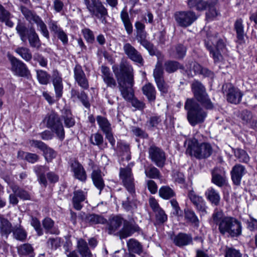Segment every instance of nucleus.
Listing matches in <instances>:
<instances>
[{
    "instance_id": "31",
    "label": "nucleus",
    "mask_w": 257,
    "mask_h": 257,
    "mask_svg": "<svg viewBox=\"0 0 257 257\" xmlns=\"http://www.w3.org/2000/svg\"><path fill=\"white\" fill-rule=\"evenodd\" d=\"M61 118L64 121V125L66 127H72L75 124L74 117L71 110L68 108H64L61 110Z\"/></svg>"
},
{
    "instance_id": "47",
    "label": "nucleus",
    "mask_w": 257,
    "mask_h": 257,
    "mask_svg": "<svg viewBox=\"0 0 257 257\" xmlns=\"http://www.w3.org/2000/svg\"><path fill=\"white\" fill-rule=\"evenodd\" d=\"M159 193L160 197L164 199H169L176 195L174 191L168 186L161 187Z\"/></svg>"
},
{
    "instance_id": "64",
    "label": "nucleus",
    "mask_w": 257,
    "mask_h": 257,
    "mask_svg": "<svg viewBox=\"0 0 257 257\" xmlns=\"http://www.w3.org/2000/svg\"><path fill=\"white\" fill-rule=\"evenodd\" d=\"M131 131L133 135L140 138L145 139L148 137V134L141 128L133 126L131 127Z\"/></svg>"
},
{
    "instance_id": "41",
    "label": "nucleus",
    "mask_w": 257,
    "mask_h": 257,
    "mask_svg": "<svg viewBox=\"0 0 257 257\" xmlns=\"http://www.w3.org/2000/svg\"><path fill=\"white\" fill-rule=\"evenodd\" d=\"M187 5L190 9H195L197 11H202L207 9L208 2L204 0H187Z\"/></svg>"
},
{
    "instance_id": "32",
    "label": "nucleus",
    "mask_w": 257,
    "mask_h": 257,
    "mask_svg": "<svg viewBox=\"0 0 257 257\" xmlns=\"http://www.w3.org/2000/svg\"><path fill=\"white\" fill-rule=\"evenodd\" d=\"M123 219L120 216H115L109 219L107 224L109 234L114 233L123 223Z\"/></svg>"
},
{
    "instance_id": "1",
    "label": "nucleus",
    "mask_w": 257,
    "mask_h": 257,
    "mask_svg": "<svg viewBox=\"0 0 257 257\" xmlns=\"http://www.w3.org/2000/svg\"><path fill=\"white\" fill-rule=\"evenodd\" d=\"M212 219L222 235L234 238L242 234L241 222L235 217L225 215L222 210L215 209L212 215Z\"/></svg>"
},
{
    "instance_id": "14",
    "label": "nucleus",
    "mask_w": 257,
    "mask_h": 257,
    "mask_svg": "<svg viewBox=\"0 0 257 257\" xmlns=\"http://www.w3.org/2000/svg\"><path fill=\"white\" fill-rule=\"evenodd\" d=\"M222 90L226 95L227 101L232 104H239L243 96V93L237 88L230 83H227L222 86Z\"/></svg>"
},
{
    "instance_id": "63",
    "label": "nucleus",
    "mask_w": 257,
    "mask_h": 257,
    "mask_svg": "<svg viewBox=\"0 0 257 257\" xmlns=\"http://www.w3.org/2000/svg\"><path fill=\"white\" fill-rule=\"evenodd\" d=\"M31 224L34 227L39 236L42 235L43 234L40 222L37 218L33 217H32Z\"/></svg>"
},
{
    "instance_id": "59",
    "label": "nucleus",
    "mask_w": 257,
    "mask_h": 257,
    "mask_svg": "<svg viewBox=\"0 0 257 257\" xmlns=\"http://www.w3.org/2000/svg\"><path fill=\"white\" fill-rule=\"evenodd\" d=\"M238 116L241 119L242 123L244 124L249 123L253 118L251 112L247 109H244L241 111L239 113Z\"/></svg>"
},
{
    "instance_id": "44",
    "label": "nucleus",
    "mask_w": 257,
    "mask_h": 257,
    "mask_svg": "<svg viewBox=\"0 0 257 257\" xmlns=\"http://www.w3.org/2000/svg\"><path fill=\"white\" fill-rule=\"evenodd\" d=\"M15 52L26 62L30 61L32 59V54L29 48L26 47H18Z\"/></svg>"
},
{
    "instance_id": "56",
    "label": "nucleus",
    "mask_w": 257,
    "mask_h": 257,
    "mask_svg": "<svg viewBox=\"0 0 257 257\" xmlns=\"http://www.w3.org/2000/svg\"><path fill=\"white\" fill-rule=\"evenodd\" d=\"M53 84L54 87L56 97L59 99L62 97L63 93V86L62 80H61L59 78L53 80Z\"/></svg>"
},
{
    "instance_id": "39",
    "label": "nucleus",
    "mask_w": 257,
    "mask_h": 257,
    "mask_svg": "<svg viewBox=\"0 0 257 257\" xmlns=\"http://www.w3.org/2000/svg\"><path fill=\"white\" fill-rule=\"evenodd\" d=\"M127 246L128 251L139 255L143 252V246L142 244L135 239H130L127 242Z\"/></svg>"
},
{
    "instance_id": "30",
    "label": "nucleus",
    "mask_w": 257,
    "mask_h": 257,
    "mask_svg": "<svg viewBox=\"0 0 257 257\" xmlns=\"http://www.w3.org/2000/svg\"><path fill=\"white\" fill-rule=\"evenodd\" d=\"M34 170L38 177V181L44 187L47 186L45 173L49 170V167L45 166L37 165L34 167Z\"/></svg>"
},
{
    "instance_id": "34",
    "label": "nucleus",
    "mask_w": 257,
    "mask_h": 257,
    "mask_svg": "<svg viewBox=\"0 0 257 257\" xmlns=\"http://www.w3.org/2000/svg\"><path fill=\"white\" fill-rule=\"evenodd\" d=\"M206 199L213 205L218 206L220 201V197L218 192L213 188L210 187L205 192Z\"/></svg>"
},
{
    "instance_id": "2",
    "label": "nucleus",
    "mask_w": 257,
    "mask_h": 257,
    "mask_svg": "<svg viewBox=\"0 0 257 257\" xmlns=\"http://www.w3.org/2000/svg\"><path fill=\"white\" fill-rule=\"evenodd\" d=\"M113 71L117 79L119 90L123 98L132 96L134 84V70L127 62H121L119 67H112Z\"/></svg>"
},
{
    "instance_id": "19",
    "label": "nucleus",
    "mask_w": 257,
    "mask_h": 257,
    "mask_svg": "<svg viewBox=\"0 0 257 257\" xmlns=\"http://www.w3.org/2000/svg\"><path fill=\"white\" fill-rule=\"evenodd\" d=\"M140 230V228L134 221L124 220L123 227L119 231V235L120 238H125Z\"/></svg>"
},
{
    "instance_id": "24",
    "label": "nucleus",
    "mask_w": 257,
    "mask_h": 257,
    "mask_svg": "<svg viewBox=\"0 0 257 257\" xmlns=\"http://www.w3.org/2000/svg\"><path fill=\"white\" fill-rule=\"evenodd\" d=\"M225 172L223 168H215L212 171V182L221 187L225 183Z\"/></svg>"
},
{
    "instance_id": "55",
    "label": "nucleus",
    "mask_w": 257,
    "mask_h": 257,
    "mask_svg": "<svg viewBox=\"0 0 257 257\" xmlns=\"http://www.w3.org/2000/svg\"><path fill=\"white\" fill-rule=\"evenodd\" d=\"M124 99L126 101H130L131 102L132 106L137 108L138 109L142 110L145 107V104L143 102L138 100L137 98L135 97L134 90L133 89L132 96L130 97V98H128V99Z\"/></svg>"
},
{
    "instance_id": "33",
    "label": "nucleus",
    "mask_w": 257,
    "mask_h": 257,
    "mask_svg": "<svg viewBox=\"0 0 257 257\" xmlns=\"http://www.w3.org/2000/svg\"><path fill=\"white\" fill-rule=\"evenodd\" d=\"M234 29L236 34L237 41L241 43L243 41L245 35L243 20L241 18H238L235 20L234 24Z\"/></svg>"
},
{
    "instance_id": "3",
    "label": "nucleus",
    "mask_w": 257,
    "mask_h": 257,
    "mask_svg": "<svg viewBox=\"0 0 257 257\" xmlns=\"http://www.w3.org/2000/svg\"><path fill=\"white\" fill-rule=\"evenodd\" d=\"M208 40L205 42L206 49L213 58L214 63L218 64L223 60V54L226 51L224 41L218 37V34L215 33L212 35H207Z\"/></svg>"
},
{
    "instance_id": "54",
    "label": "nucleus",
    "mask_w": 257,
    "mask_h": 257,
    "mask_svg": "<svg viewBox=\"0 0 257 257\" xmlns=\"http://www.w3.org/2000/svg\"><path fill=\"white\" fill-rule=\"evenodd\" d=\"M186 53V48L183 45L179 44L175 47V51H174L172 55L173 57L181 59L184 57Z\"/></svg>"
},
{
    "instance_id": "38",
    "label": "nucleus",
    "mask_w": 257,
    "mask_h": 257,
    "mask_svg": "<svg viewBox=\"0 0 257 257\" xmlns=\"http://www.w3.org/2000/svg\"><path fill=\"white\" fill-rule=\"evenodd\" d=\"M13 193H16L17 196L24 200L31 199V196L29 193L25 189L20 187L18 185L12 184L10 185Z\"/></svg>"
},
{
    "instance_id": "40",
    "label": "nucleus",
    "mask_w": 257,
    "mask_h": 257,
    "mask_svg": "<svg viewBox=\"0 0 257 257\" xmlns=\"http://www.w3.org/2000/svg\"><path fill=\"white\" fill-rule=\"evenodd\" d=\"M143 94L150 101H154L156 99V91L154 86L150 83L145 85L142 88Z\"/></svg>"
},
{
    "instance_id": "13",
    "label": "nucleus",
    "mask_w": 257,
    "mask_h": 257,
    "mask_svg": "<svg viewBox=\"0 0 257 257\" xmlns=\"http://www.w3.org/2000/svg\"><path fill=\"white\" fill-rule=\"evenodd\" d=\"M119 178L123 185L131 194L135 192V182L131 167L128 165L125 168L119 169Z\"/></svg>"
},
{
    "instance_id": "6",
    "label": "nucleus",
    "mask_w": 257,
    "mask_h": 257,
    "mask_svg": "<svg viewBox=\"0 0 257 257\" xmlns=\"http://www.w3.org/2000/svg\"><path fill=\"white\" fill-rule=\"evenodd\" d=\"M46 127L54 133L58 139L62 141L65 138V131L61 117L55 111L47 113L43 119Z\"/></svg>"
},
{
    "instance_id": "46",
    "label": "nucleus",
    "mask_w": 257,
    "mask_h": 257,
    "mask_svg": "<svg viewBox=\"0 0 257 257\" xmlns=\"http://www.w3.org/2000/svg\"><path fill=\"white\" fill-rule=\"evenodd\" d=\"M106 219L102 216L95 214H88L86 223L92 225L97 224H104L106 222Z\"/></svg>"
},
{
    "instance_id": "52",
    "label": "nucleus",
    "mask_w": 257,
    "mask_h": 257,
    "mask_svg": "<svg viewBox=\"0 0 257 257\" xmlns=\"http://www.w3.org/2000/svg\"><path fill=\"white\" fill-rule=\"evenodd\" d=\"M37 77L40 83L47 84L50 78V75L46 72L41 69L36 70Z\"/></svg>"
},
{
    "instance_id": "11",
    "label": "nucleus",
    "mask_w": 257,
    "mask_h": 257,
    "mask_svg": "<svg viewBox=\"0 0 257 257\" xmlns=\"http://www.w3.org/2000/svg\"><path fill=\"white\" fill-rule=\"evenodd\" d=\"M8 58L11 63V70L15 75L27 79L31 77L30 71L22 60L11 54H8Z\"/></svg>"
},
{
    "instance_id": "49",
    "label": "nucleus",
    "mask_w": 257,
    "mask_h": 257,
    "mask_svg": "<svg viewBox=\"0 0 257 257\" xmlns=\"http://www.w3.org/2000/svg\"><path fill=\"white\" fill-rule=\"evenodd\" d=\"M179 68L183 69V66L177 61H168L164 63V69L168 73H173Z\"/></svg>"
},
{
    "instance_id": "9",
    "label": "nucleus",
    "mask_w": 257,
    "mask_h": 257,
    "mask_svg": "<svg viewBox=\"0 0 257 257\" xmlns=\"http://www.w3.org/2000/svg\"><path fill=\"white\" fill-rule=\"evenodd\" d=\"M191 90L195 99L207 109L213 108V104L211 101L205 87L198 80H194L191 84Z\"/></svg>"
},
{
    "instance_id": "26",
    "label": "nucleus",
    "mask_w": 257,
    "mask_h": 257,
    "mask_svg": "<svg viewBox=\"0 0 257 257\" xmlns=\"http://www.w3.org/2000/svg\"><path fill=\"white\" fill-rule=\"evenodd\" d=\"M173 240L174 243L176 246L183 247L188 245L192 242V237L190 234L180 232L175 235Z\"/></svg>"
},
{
    "instance_id": "37",
    "label": "nucleus",
    "mask_w": 257,
    "mask_h": 257,
    "mask_svg": "<svg viewBox=\"0 0 257 257\" xmlns=\"http://www.w3.org/2000/svg\"><path fill=\"white\" fill-rule=\"evenodd\" d=\"M184 218L187 222L191 223L194 226L198 227L199 226V220L193 210L188 208L185 209Z\"/></svg>"
},
{
    "instance_id": "10",
    "label": "nucleus",
    "mask_w": 257,
    "mask_h": 257,
    "mask_svg": "<svg viewBox=\"0 0 257 257\" xmlns=\"http://www.w3.org/2000/svg\"><path fill=\"white\" fill-rule=\"evenodd\" d=\"M20 9L25 19L31 24H36L42 34L47 39H49V33L48 30L42 19L36 13L31 11L25 6H21Z\"/></svg>"
},
{
    "instance_id": "61",
    "label": "nucleus",
    "mask_w": 257,
    "mask_h": 257,
    "mask_svg": "<svg viewBox=\"0 0 257 257\" xmlns=\"http://www.w3.org/2000/svg\"><path fill=\"white\" fill-rule=\"evenodd\" d=\"M225 257H242L240 251L233 247H226L225 250Z\"/></svg>"
},
{
    "instance_id": "60",
    "label": "nucleus",
    "mask_w": 257,
    "mask_h": 257,
    "mask_svg": "<svg viewBox=\"0 0 257 257\" xmlns=\"http://www.w3.org/2000/svg\"><path fill=\"white\" fill-rule=\"evenodd\" d=\"M82 33L87 42L92 44L95 41V36L93 32L88 28H85L82 30Z\"/></svg>"
},
{
    "instance_id": "42",
    "label": "nucleus",
    "mask_w": 257,
    "mask_h": 257,
    "mask_svg": "<svg viewBox=\"0 0 257 257\" xmlns=\"http://www.w3.org/2000/svg\"><path fill=\"white\" fill-rule=\"evenodd\" d=\"M96 120L99 128L104 134L112 131L111 124L106 117L98 115L96 117Z\"/></svg>"
},
{
    "instance_id": "58",
    "label": "nucleus",
    "mask_w": 257,
    "mask_h": 257,
    "mask_svg": "<svg viewBox=\"0 0 257 257\" xmlns=\"http://www.w3.org/2000/svg\"><path fill=\"white\" fill-rule=\"evenodd\" d=\"M119 150L122 152V155H126V160L128 161L131 159V151L130 145L124 142L118 143Z\"/></svg>"
},
{
    "instance_id": "48",
    "label": "nucleus",
    "mask_w": 257,
    "mask_h": 257,
    "mask_svg": "<svg viewBox=\"0 0 257 257\" xmlns=\"http://www.w3.org/2000/svg\"><path fill=\"white\" fill-rule=\"evenodd\" d=\"M19 254L22 255H29L31 257H34V249L32 246L29 243H25L17 247Z\"/></svg>"
},
{
    "instance_id": "17",
    "label": "nucleus",
    "mask_w": 257,
    "mask_h": 257,
    "mask_svg": "<svg viewBox=\"0 0 257 257\" xmlns=\"http://www.w3.org/2000/svg\"><path fill=\"white\" fill-rule=\"evenodd\" d=\"M187 196L198 211L206 213L207 206L202 196L197 194L192 189L188 190Z\"/></svg>"
},
{
    "instance_id": "12",
    "label": "nucleus",
    "mask_w": 257,
    "mask_h": 257,
    "mask_svg": "<svg viewBox=\"0 0 257 257\" xmlns=\"http://www.w3.org/2000/svg\"><path fill=\"white\" fill-rule=\"evenodd\" d=\"M174 17L178 25L183 28L191 26L198 18L196 13L192 10L176 12Z\"/></svg>"
},
{
    "instance_id": "20",
    "label": "nucleus",
    "mask_w": 257,
    "mask_h": 257,
    "mask_svg": "<svg viewBox=\"0 0 257 257\" xmlns=\"http://www.w3.org/2000/svg\"><path fill=\"white\" fill-rule=\"evenodd\" d=\"M74 77L78 85L84 89L89 88V82L81 65L76 64L74 68Z\"/></svg>"
},
{
    "instance_id": "29",
    "label": "nucleus",
    "mask_w": 257,
    "mask_h": 257,
    "mask_svg": "<svg viewBox=\"0 0 257 257\" xmlns=\"http://www.w3.org/2000/svg\"><path fill=\"white\" fill-rule=\"evenodd\" d=\"M100 170H93L91 174V178L95 187L99 190V194L103 189L105 184Z\"/></svg>"
},
{
    "instance_id": "15",
    "label": "nucleus",
    "mask_w": 257,
    "mask_h": 257,
    "mask_svg": "<svg viewBox=\"0 0 257 257\" xmlns=\"http://www.w3.org/2000/svg\"><path fill=\"white\" fill-rule=\"evenodd\" d=\"M148 152L149 158L157 167H164L166 161V156L164 151L155 145H152L149 148Z\"/></svg>"
},
{
    "instance_id": "21",
    "label": "nucleus",
    "mask_w": 257,
    "mask_h": 257,
    "mask_svg": "<svg viewBox=\"0 0 257 257\" xmlns=\"http://www.w3.org/2000/svg\"><path fill=\"white\" fill-rule=\"evenodd\" d=\"M70 169L73 173L75 178L82 182H85L87 179L86 172L82 165L77 160H71L70 162Z\"/></svg>"
},
{
    "instance_id": "62",
    "label": "nucleus",
    "mask_w": 257,
    "mask_h": 257,
    "mask_svg": "<svg viewBox=\"0 0 257 257\" xmlns=\"http://www.w3.org/2000/svg\"><path fill=\"white\" fill-rule=\"evenodd\" d=\"M153 75L155 82L164 80V71L160 65H157L154 70Z\"/></svg>"
},
{
    "instance_id": "8",
    "label": "nucleus",
    "mask_w": 257,
    "mask_h": 257,
    "mask_svg": "<svg viewBox=\"0 0 257 257\" xmlns=\"http://www.w3.org/2000/svg\"><path fill=\"white\" fill-rule=\"evenodd\" d=\"M84 3L92 17L97 18L102 23H106L107 10L100 0H84Z\"/></svg>"
},
{
    "instance_id": "57",
    "label": "nucleus",
    "mask_w": 257,
    "mask_h": 257,
    "mask_svg": "<svg viewBox=\"0 0 257 257\" xmlns=\"http://www.w3.org/2000/svg\"><path fill=\"white\" fill-rule=\"evenodd\" d=\"M90 141L92 144L99 147H101L103 144V137L102 135L98 133L91 135Z\"/></svg>"
},
{
    "instance_id": "53",
    "label": "nucleus",
    "mask_w": 257,
    "mask_h": 257,
    "mask_svg": "<svg viewBox=\"0 0 257 257\" xmlns=\"http://www.w3.org/2000/svg\"><path fill=\"white\" fill-rule=\"evenodd\" d=\"M145 173L146 176L151 179L159 178L160 172L159 170L156 167L151 166L145 169Z\"/></svg>"
},
{
    "instance_id": "43",
    "label": "nucleus",
    "mask_w": 257,
    "mask_h": 257,
    "mask_svg": "<svg viewBox=\"0 0 257 257\" xmlns=\"http://www.w3.org/2000/svg\"><path fill=\"white\" fill-rule=\"evenodd\" d=\"M42 225L46 233L50 234H58L59 230L54 227V222L50 218H45L42 221Z\"/></svg>"
},
{
    "instance_id": "16",
    "label": "nucleus",
    "mask_w": 257,
    "mask_h": 257,
    "mask_svg": "<svg viewBox=\"0 0 257 257\" xmlns=\"http://www.w3.org/2000/svg\"><path fill=\"white\" fill-rule=\"evenodd\" d=\"M30 144L32 147L38 148L43 152V156L47 162H51L56 156V152L41 141L31 140Z\"/></svg>"
},
{
    "instance_id": "28",
    "label": "nucleus",
    "mask_w": 257,
    "mask_h": 257,
    "mask_svg": "<svg viewBox=\"0 0 257 257\" xmlns=\"http://www.w3.org/2000/svg\"><path fill=\"white\" fill-rule=\"evenodd\" d=\"M86 198V194L82 190H77L73 192L72 204L73 207L77 210H80L83 207L82 203Z\"/></svg>"
},
{
    "instance_id": "23",
    "label": "nucleus",
    "mask_w": 257,
    "mask_h": 257,
    "mask_svg": "<svg viewBox=\"0 0 257 257\" xmlns=\"http://www.w3.org/2000/svg\"><path fill=\"white\" fill-rule=\"evenodd\" d=\"M147 33L145 30L136 32V38L141 45L144 47L151 55L155 54L153 45L147 40Z\"/></svg>"
},
{
    "instance_id": "25",
    "label": "nucleus",
    "mask_w": 257,
    "mask_h": 257,
    "mask_svg": "<svg viewBox=\"0 0 257 257\" xmlns=\"http://www.w3.org/2000/svg\"><path fill=\"white\" fill-rule=\"evenodd\" d=\"M102 78L107 87L114 88L116 86V82L111 72L110 69L105 66L101 67Z\"/></svg>"
},
{
    "instance_id": "35",
    "label": "nucleus",
    "mask_w": 257,
    "mask_h": 257,
    "mask_svg": "<svg viewBox=\"0 0 257 257\" xmlns=\"http://www.w3.org/2000/svg\"><path fill=\"white\" fill-rule=\"evenodd\" d=\"M77 247L81 257H92V254L88 247L87 243L84 239L80 238L78 240Z\"/></svg>"
},
{
    "instance_id": "22",
    "label": "nucleus",
    "mask_w": 257,
    "mask_h": 257,
    "mask_svg": "<svg viewBox=\"0 0 257 257\" xmlns=\"http://www.w3.org/2000/svg\"><path fill=\"white\" fill-rule=\"evenodd\" d=\"M245 167L240 164H235L230 171L231 178L234 185L239 186L243 176L246 173Z\"/></svg>"
},
{
    "instance_id": "18",
    "label": "nucleus",
    "mask_w": 257,
    "mask_h": 257,
    "mask_svg": "<svg viewBox=\"0 0 257 257\" xmlns=\"http://www.w3.org/2000/svg\"><path fill=\"white\" fill-rule=\"evenodd\" d=\"M123 50L130 59L141 66L143 65L144 59L141 54L130 43L124 44Z\"/></svg>"
},
{
    "instance_id": "7",
    "label": "nucleus",
    "mask_w": 257,
    "mask_h": 257,
    "mask_svg": "<svg viewBox=\"0 0 257 257\" xmlns=\"http://www.w3.org/2000/svg\"><path fill=\"white\" fill-rule=\"evenodd\" d=\"M212 148L208 143H199L196 139H193L189 142L186 150V153L195 158L202 159L208 158L212 153Z\"/></svg>"
},
{
    "instance_id": "27",
    "label": "nucleus",
    "mask_w": 257,
    "mask_h": 257,
    "mask_svg": "<svg viewBox=\"0 0 257 257\" xmlns=\"http://www.w3.org/2000/svg\"><path fill=\"white\" fill-rule=\"evenodd\" d=\"M13 231L11 222L4 215L0 214V234L2 237L7 238Z\"/></svg>"
},
{
    "instance_id": "5",
    "label": "nucleus",
    "mask_w": 257,
    "mask_h": 257,
    "mask_svg": "<svg viewBox=\"0 0 257 257\" xmlns=\"http://www.w3.org/2000/svg\"><path fill=\"white\" fill-rule=\"evenodd\" d=\"M184 108L187 111L188 120L192 126L204 121L207 113L193 98L187 99Z\"/></svg>"
},
{
    "instance_id": "51",
    "label": "nucleus",
    "mask_w": 257,
    "mask_h": 257,
    "mask_svg": "<svg viewBox=\"0 0 257 257\" xmlns=\"http://www.w3.org/2000/svg\"><path fill=\"white\" fill-rule=\"evenodd\" d=\"M234 154L235 157L238 159L239 162L246 164L249 162L250 158L244 150L236 149L234 150Z\"/></svg>"
},
{
    "instance_id": "4",
    "label": "nucleus",
    "mask_w": 257,
    "mask_h": 257,
    "mask_svg": "<svg viewBox=\"0 0 257 257\" xmlns=\"http://www.w3.org/2000/svg\"><path fill=\"white\" fill-rule=\"evenodd\" d=\"M16 30L21 41L23 43H26L28 40L31 47L37 49L40 48L41 41L34 28L31 27L29 28L25 23L19 21Z\"/></svg>"
},
{
    "instance_id": "36",
    "label": "nucleus",
    "mask_w": 257,
    "mask_h": 257,
    "mask_svg": "<svg viewBox=\"0 0 257 257\" xmlns=\"http://www.w3.org/2000/svg\"><path fill=\"white\" fill-rule=\"evenodd\" d=\"M120 17L126 33L128 35L132 34L133 32V24L131 21L129 15L125 9L121 11Z\"/></svg>"
},
{
    "instance_id": "50",
    "label": "nucleus",
    "mask_w": 257,
    "mask_h": 257,
    "mask_svg": "<svg viewBox=\"0 0 257 257\" xmlns=\"http://www.w3.org/2000/svg\"><path fill=\"white\" fill-rule=\"evenodd\" d=\"M155 225H162L167 221L168 216L165 211L163 209H159L155 212Z\"/></svg>"
},
{
    "instance_id": "45",
    "label": "nucleus",
    "mask_w": 257,
    "mask_h": 257,
    "mask_svg": "<svg viewBox=\"0 0 257 257\" xmlns=\"http://www.w3.org/2000/svg\"><path fill=\"white\" fill-rule=\"evenodd\" d=\"M12 232L13 233L14 238L18 240L23 241L26 239L27 232L21 225L13 227Z\"/></svg>"
}]
</instances>
